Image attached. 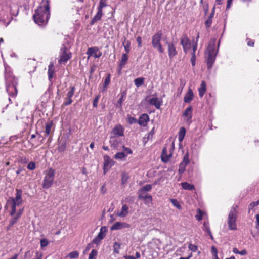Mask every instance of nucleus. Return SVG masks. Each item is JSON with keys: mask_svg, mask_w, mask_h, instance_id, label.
Masks as SVG:
<instances>
[{"mask_svg": "<svg viewBox=\"0 0 259 259\" xmlns=\"http://www.w3.org/2000/svg\"><path fill=\"white\" fill-rule=\"evenodd\" d=\"M123 152H124L127 155L128 154H131L132 153V150L127 147H125L124 146H122Z\"/></svg>", "mask_w": 259, "mask_h": 259, "instance_id": "57", "label": "nucleus"}, {"mask_svg": "<svg viewBox=\"0 0 259 259\" xmlns=\"http://www.w3.org/2000/svg\"><path fill=\"white\" fill-rule=\"evenodd\" d=\"M162 36V33L161 31H159L153 35L152 37V45L153 47L157 49L160 53H163L164 52V49L163 48L161 43Z\"/></svg>", "mask_w": 259, "mask_h": 259, "instance_id": "5", "label": "nucleus"}, {"mask_svg": "<svg viewBox=\"0 0 259 259\" xmlns=\"http://www.w3.org/2000/svg\"><path fill=\"white\" fill-rule=\"evenodd\" d=\"M152 189V186L150 184L146 185L140 190V192L149 191Z\"/></svg>", "mask_w": 259, "mask_h": 259, "instance_id": "45", "label": "nucleus"}, {"mask_svg": "<svg viewBox=\"0 0 259 259\" xmlns=\"http://www.w3.org/2000/svg\"><path fill=\"white\" fill-rule=\"evenodd\" d=\"M144 200L145 204L146 205H148L150 203H152V197L151 195H149V196H147V198L145 199Z\"/></svg>", "mask_w": 259, "mask_h": 259, "instance_id": "56", "label": "nucleus"}, {"mask_svg": "<svg viewBox=\"0 0 259 259\" xmlns=\"http://www.w3.org/2000/svg\"><path fill=\"white\" fill-rule=\"evenodd\" d=\"M216 41L215 38H212L210 40L205 53V58L208 69H211L212 67L218 52L220 41H219L217 49L215 50Z\"/></svg>", "mask_w": 259, "mask_h": 259, "instance_id": "3", "label": "nucleus"}, {"mask_svg": "<svg viewBox=\"0 0 259 259\" xmlns=\"http://www.w3.org/2000/svg\"><path fill=\"white\" fill-rule=\"evenodd\" d=\"M194 98V94L191 89L189 88L188 92L185 95L184 98V101L185 103H189L193 100Z\"/></svg>", "mask_w": 259, "mask_h": 259, "instance_id": "24", "label": "nucleus"}, {"mask_svg": "<svg viewBox=\"0 0 259 259\" xmlns=\"http://www.w3.org/2000/svg\"><path fill=\"white\" fill-rule=\"evenodd\" d=\"M127 121L130 124H132L133 123H138V121L136 118L132 116L128 117L127 118Z\"/></svg>", "mask_w": 259, "mask_h": 259, "instance_id": "52", "label": "nucleus"}, {"mask_svg": "<svg viewBox=\"0 0 259 259\" xmlns=\"http://www.w3.org/2000/svg\"><path fill=\"white\" fill-rule=\"evenodd\" d=\"M33 255V252L30 250L26 251L24 255V259H29Z\"/></svg>", "mask_w": 259, "mask_h": 259, "instance_id": "54", "label": "nucleus"}, {"mask_svg": "<svg viewBox=\"0 0 259 259\" xmlns=\"http://www.w3.org/2000/svg\"><path fill=\"white\" fill-rule=\"evenodd\" d=\"M103 15V11L102 9H100L99 8H98V12L95 15V16L92 19L90 24L93 25L97 21H99L101 19L102 16Z\"/></svg>", "mask_w": 259, "mask_h": 259, "instance_id": "20", "label": "nucleus"}, {"mask_svg": "<svg viewBox=\"0 0 259 259\" xmlns=\"http://www.w3.org/2000/svg\"><path fill=\"white\" fill-rule=\"evenodd\" d=\"M186 84V81L183 79H180V85L179 87L178 88V92L181 94L183 91V88L185 87Z\"/></svg>", "mask_w": 259, "mask_h": 259, "instance_id": "41", "label": "nucleus"}, {"mask_svg": "<svg viewBox=\"0 0 259 259\" xmlns=\"http://www.w3.org/2000/svg\"><path fill=\"white\" fill-rule=\"evenodd\" d=\"M149 195L144 194L142 193V192H140L139 193L138 197L140 199L144 200L147 198V196H149Z\"/></svg>", "mask_w": 259, "mask_h": 259, "instance_id": "59", "label": "nucleus"}, {"mask_svg": "<svg viewBox=\"0 0 259 259\" xmlns=\"http://www.w3.org/2000/svg\"><path fill=\"white\" fill-rule=\"evenodd\" d=\"M121 143V140L116 136H111L109 140L110 147L113 149L118 150L120 144Z\"/></svg>", "mask_w": 259, "mask_h": 259, "instance_id": "13", "label": "nucleus"}, {"mask_svg": "<svg viewBox=\"0 0 259 259\" xmlns=\"http://www.w3.org/2000/svg\"><path fill=\"white\" fill-rule=\"evenodd\" d=\"M87 54L89 56H93L95 58H99L102 55V53L99 51L98 47L89 48Z\"/></svg>", "mask_w": 259, "mask_h": 259, "instance_id": "14", "label": "nucleus"}, {"mask_svg": "<svg viewBox=\"0 0 259 259\" xmlns=\"http://www.w3.org/2000/svg\"><path fill=\"white\" fill-rule=\"evenodd\" d=\"M128 213V207L126 204L122 205L121 211L118 214L119 217H125Z\"/></svg>", "mask_w": 259, "mask_h": 259, "instance_id": "30", "label": "nucleus"}, {"mask_svg": "<svg viewBox=\"0 0 259 259\" xmlns=\"http://www.w3.org/2000/svg\"><path fill=\"white\" fill-rule=\"evenodd\" d=\"M111 134L113 135L112 136H116L117 137L123 136H124V128L120 124L116 125L112 130Z\"/></svg>", "mask_w": 259, "mask_h": 259, "instance_id": "15", "label": "nucleus"}, {"mask_svg": "<svg viewBox=\"0 0 259 259\" xmlns=\"http://www.w3.org/2000/svg\"><path fill=\"white\" fill-rule=\"evenodd\" d=\"M185 134H186L185 129L184 127H181L179 131V137H178L179 141L180 142H181L183 140L184 138L185 135Z\"/></svg>", "mask_w": 259, "mask_h": 259, "instance_id": "38", "label": "nucleus"}, {"mask_svg": "<svg viewBox=\"0 0 259 259\" xmlns=\"http://www.w3.org/2000/svg\"><path fill=\"white\" fill-rule=\"evenodd\" d=\"M7 7L0 10V22H2L4 24L7 26L11 21V17H9Z\"/></svg>", "mask_w": 259, "mask_h": 259, "instance_id": "8", "label": "nucleus"}, {"mask_svg": "<svg viewBox=\"0 0 259 259\" xmlns=\"http://www.w3.org/2000/svg\"><path fill=\"white\" fill-rule=\"evenodd\" d=\"M181 44L183 48H185L186 46L190 45V42L186 34H183L181 38Z\"/></svg>", "mask_w": 259, "mask_h": 259, "instance_id": "29", "label": "nucleus"}, {"mask_svg": "<svg viewBox=\"0 0 259 259\" xmlns=\"http://www.w3.org/2000/svg\"><path fill=\"white\" fill-rule=\"evenodd\" d=\"M49 244V242L47 239H42L40 240V246L41 247L47 246Z\"/></svg>", "mask_w": 259, "mask_h": 259, "instance_id": "55", "label": "nucleus"}, {"mask_svg": "<svg viewBox=\"0 0 259 259\" xmlns=\"http://www.w3.org/2000/svg\"><path fill=\"white\" fill-rule=\"evenodd\" d=\"M188 248L192 252H195L198 249L196 245L192 244H190L189 245Z\"/></svg>", "mask_w": 259, "mask_h": 259, "instance_id": "60", "label": "nucleus"}, {"mask_svg": "<svg viewBox=\"0 0 259 259\" xmlns=\"http://www.w3.org/2000/svg\"><path fill=\"white\" fill-rule=\"evenodd\" d=\"M50 5L48 0H42L40 6L35 10L33 16L35 22L39 25H45L50 18Z\"/></svg>", "mask_w": 259, "mask_h": 259, "instance_id": "1", "label": "nucleus"}, {"mask_svg": "<svg viewBox=\"0 0 259 259\" xmlns=\"http://www.w3.org/2000/svg\"><path fill=\"white\" fill-rule=\"evenodd\" d=\"M183 116L186 118V120L187 122H189L191 120L192 116V106H189L184 111Z\"/></svg>", "mask_w": 259, "mask_h": 259, "instance_id": "22", "label": "nucleus"}, {"mask_svg": "<svg viewBox=\"0 0 259 259\" xmlns=\"http://www.w3.org/2000/svg\"><path fill=\"white\" fill-rule=\"evenodd\" d=\"M24 209H20L16 213V215L10 221V226L12 227L15 223H17L18 219L20 218L23 213Z\"/></svg>", "mask_w": 259, "mask_h": 259, "instance_id": "25", "label": "nucleus"}, {"mask_svg": "<svg viewBox=\"0 0 259 259\" xmlns=\"http://www.w3.org/2000/svg\"><path fill=\"white\" fill-rule=\"evenodd\" d=\"M27 167L29 170H33L36 167L35 163L34 162H30L28 163Z\"/></svg>", "mask_w": 259, "mask_h": 259, "instance_id": "51", "label": "nucleus"}, {"mask_svg": "<svg viewBox=\"0 0 259 259\" xmlns=\"http://www.w3.org/2000/svg\"><path fill=\"white\" fill-rule=\"evenodd\" d=\"M129 179L128 174L125 172H123L121 174V184L122 185L125 184L128 179Z\"/></svg>", "mask_w": 259, "mask_h": 259, "instance_id": "40", "label": "nucleus"}, {"mask_svg": "<svg viewBox=\"0 0 259 259\" xmlns=\"http://www.w3.org/2000/svg\"><path fill=\"white\" fill-rule=\"evenodd\" d=\"M59 57V62L60 64L66 63L72 57L69 49L64 44L60 49Z\"/></svg>", "mask_w": 259, "mask_h": 259, "instance_id": "7", "label": "nucleus"}, {"mask_svg": "<svg viewBox=\"0 0 259 259\" xmlns=\"http://www.w3.org/2000/svg\"><path fill=\"white\" fill-rule=\"evenodd\" d=\"M204 214V212L203 211H202L200 209H198L195 218L198 221H201L202 219V217Z\"/></svg>", "mask_w": 259, "mask_h": 259, "instance_id": "42", "label": "nucleus"}, {"mask_svg": "<svg viewBox=\"0 0 259 259\" xmlns=\"http://www.w3.org/2000/svg\"><path fill=\"white\" fill-rule=\"evenodd\" d=\"M114 161L108 155L104 156V172L106 173L113 165Z\"/></svg>", "mask_w": 259, "mask_h": 259, "instance_id": "12", "label": "nucleus"}, {"mask_svg": "<svg viewBox=\"0 0 259 259\" xmlns=\"http://www.w3.org/2000/svg\"><path fill=\"white\" fill-rule=\"evenodd\" d=\"M145 78L144 77H138L134 80L135 85L137 87H140L144 83Z\"/></svg>", "mask_w": 259, "mask_h": 259, "instance_id": "33", "label": "nucleus"}, {"mask_svg": "<svg viewBox=\"0 0 259 259\" xmlns=\"http://www.w3.org/2000/svg\"><path fill=\"white\" fill-rule=\"evenodd\" d=\"M181 186L183 189L187 190H193L195 189V187L193 184L187 182H183L181 183Z\"/></svg>", "mask_w": 259, "mask_h": 259, "instance_id": "31", "label": "nucleus"}, {"mask_svg": "<svg viewBox=\"0 0 259 259\" xmlns=\"http://www.w3.org/2000/svg\"><path fill=\"white\" fill-rule=\"evenodd\" d=\"M202 229L204 231L207 233V234L210 236L211 239L213 240V237L210 231L209 222L208 221L204 222Z\"/></svg>", "mask_w": 259, "mask_h": 259, "instance_id": "26", "label": "nucleus"}, {"mask_svg": "<svg viewBox=\"0 0 259 259\" xmlns=\"http://www.w3.org/2000/svg\"><path fill=\"white\" fill-rule=\"evenodd\" d=\"M5 79L7 92L11 97L15 98L18 93V79L13 76L12 72L8 71L7 69L5 70Z\"/></svg>", "mask_w": 259, "mask_h": 259, "instance_id": "2", "label": "nucleus"}, {"mask_svg": "<svg viewBox=\"0 0 259 259\" xmlns=\"http://www.w3.org/2000/svg\"><path fill=\"white\" fill-rule=\"evenodd\" d=\"M110 82V75L108 74L107 76L105 77L104 80V87L105 89H106V87L109 84Z\"/></svg>", "mask_w": 259, "mask_h": 259, "instance_id": "48", "label": "nucleus"}, {"mask_svg": "<svg viewBox=\"0 0 259 259\" xmlns=\"http://www.w3.org/2000/svg\"><path fill=\"white\" fill-rule=\"evenodd\" d=\"M79 253L77 251H73L70 252L66 256V258L69 257L70 259H76L79 257Z\"/></svg>", "mask_w": 259, "mask_h": 259, "instance_id": "34", "label": "nucleus"}, {"mask_svg": "<svg viewBox=\"0 0 259 259\" xmlns=\"http://www.w3.org/2000/svg\"><path fill=\"white\" fill-rule=\"evenodd\" d=\"M126 156H127V154H126L124 152H117L114 155V158L116 159L122 160L124 158H125Z\"/></svg>", "mask_w": 259, "mask_h": 259, "instance_id": "37", "label": "nucleus"}, {"mask_svg": "<svg viewBox=\"0 0 259 259\" xmlns=\"http://www.w3.org/2000/svg\"><path fill=\"white\" fill-rule=\"evenodd\" d=\"M155 128L153 127L150 132L143 138V142L145 144L149 140H151L153 138V135L155 133Z\"/></svg>", "mask_w": 259, "mask_h": 259, "instance_id": "28", "label": "nucleus"}, {"mask_svg": "<svg viewBox=\"0 0 259 259\" xmlns=\"http://www.w3.org/2000/svg\"><path fill=\"white\" fill-rule=\"evenodd\" d=\"M167 44L168 56L170 59H172L177 54V51L175 46L172 43L167 42Z\"/></svg>", "mask_w": 259, "mask_h": 259, "instance_id": "18", "label": "nucleus"}, {"mask_svg": "<svg viewBox=\"0 0 259 259\" xmlns=\"http://www.w3.org/2000/svg\"><path fill=\"white\" fill-rule=\"evenodd\" d=\"M172 155V152L171 148L170 149L169 152H168L166 147L163 148L161 155V161L164 163L167 162L169 161Z\"/></svg>", "mask_w": 259, "mask_h": 259, "instance_id": "11", "label": "nucleus"}, {"mask_svg": "<svg viewBox=\"0 0 259 259\" xmlns=\"http://www.w3.org/2000/svg\"><path fill=\"white\" fill-rule=\"evenodd\" d=\"M55 175V170L50 168L45 172L42 186L45 189L50 188L53 185Z\"/></svg>", "mask_w": 259, "mask_h": 259, "instance_id": "4", "label": "nucleus"}, {"mask_svg": "<svg viewBox=\"0 0 259 259\" xmlns=\"http://www.w3.org/2000/svg\"><path fill=\"white\" fill-rule=\"evenodd\" d=\"M212 21V19L209 18H207V19L205 21V25L207 29H209L211 27Z\"/></svg>", "mask_w": 259, "mask_h": 259, "instance_id": "53", "label": "nucleus"}, {"mask_svg": "<svg viewBox=\"0 0 259 259\" xmlns=\"http://www.w3.org/2000/svg\"><path fill=\"white\" fill-rule=\"evenodd\" d=\"M120 244L118 243L117 242H115L114 243L113 247H114V252L118 253H119V249L120 248Z\"/></svg>", "mask_w": 259, "mask_h": 259, "instance_id": "49", "label": "nucleus"}, {"mask_svg": "<svg viewBox=\"0 0 259 259\" xmlns=\"http://www.w3.org/2000/svg\"><path fill=\"white\" fill-rule=\"evenodd\" d=\"M52 125H53V122L51 121H48L46 123L45 133H46L47 136H48L50 134L51 129V128L52 127Z\"/></svg>", "mask_w": 259, "mask_h": 259, "instance_id": "36", "label": "nucleus"}, {"mask_svg": "<svg viewBox=\"0 0 259 259\" xmlns=\"http://www.w3.org/2000/svg\"><path fill=\"white\" fill-rule=\"evenodd\" d=\"M149 121V117L148 114H142L138 120V123L141 126L145 127L147 125V123Z\"/></svg>", "mask_w": 259, "mask_h": 259, "instance_id": "17", "label": "nucleus"}, {"mask_svg": "<svg viewBox=\"0 0 259 259\" xmlns=\"http://www.w3.org/2000/svg\"><path fill=\"white\" fill-rule=\"evenodd\" d=\"M66 144L65 142H63L60 144L58 147V150L60 152L64 151L66 150Z\"/></svg>", "mask_w": 259, "mask_h": 259, "instance_id": "47", "label": "nucleus"}, {"mask_svg": "<svg viewBox=\"0 0 259 259\" xmlns=\"http://www.w3.org/2000/svg\"><path fill=\"white\" fill-rule=\"evenodd\" d=\"M189 156V153L187 152L183 157V161L180 163L187 166L190 162Z\"/></svg>", "mask_w": 259, "mask_h": 259, "instance_id": "39", "label": "nucleus"}, {"mask_svg": "<svg viewBox=\"0 0 259 259\" xmlns=\"http://www.w3.org/2000/svg\"><path fill=\"white\" fill-rule=\"evenodd\" d=\"M97 251L95 249H92L91 252L89 254V259H96L97 255Z\"/></svg>", "mask_w": 259, "mask_h": 259, "instance_id": "46", "label": "nucleus"}, {"mask_svg": "<svg viewBox=\"0 0 259 259\" xmlns=\"http://www.w3.org/2000/svg\"><path fill=\"white\" fill-rule=\"evenodd\" d=\"M122 45L124 46V50L126 52V54H127L130 51L131 42L129 40H126L125 38H124V40L122 41Z\"/></svg>", "mask_w": 259, "mask_h": 259, "instance_id": "32", "label": "nucleus"}, {"mask_svg": "<svg viewBox=\"0 0 259 259\" xmlns=\"http://www.w3.org/2000/svg\"><path fill=\"white\" fill-rule=\"evenodd\" d=\"M236 218L237 211L235 207L233 206L229 212L228 219V224L230 230H235L237 229L236 224Z\"/></svg>", "mask_w": 259, "mask_h": 259, "instance_id": "6", "label": "nucleus"}, {"mask_svg": "<svg viewBox=\"0 0 259 259\" xmlns=\"http://www.w3.org/2000/svg\"><path fill=\"white\" fill-rule=\"evenodd\" d=\"M195 61H196V55L194 53H192V56L191 58V62L192 63V65L194 66L195 65Z\"/></svg>", "mask_w": 259, "mask_h": 259, "instance_id": "63", "label": "nucleus"}, {"mask_svg": "<svg viewBox=\"0 0 259 259\" xmlns=\"http://www.w3.org/2000/svg\"><path fill=\"white\" fill-rule=\"evenodd\" d=\"M206 91V86L204 81L201 82L200 88L198 89L199 95L200 97H202Z\"/></svg>", "mask_w": 259, "mask_h": 259, "instance_id": "27", "label": "nucleus"}, {"mask_svg": "<svg viewBox=\"0 0 259 259\" xmlns=\"http://www.w3.org/2000/svg\"><path fill=\"white\" fill-rule=\"evenodd\" d=\"M126 96V93L125 91H123L120 93V97L118 99L115 106L116 107L122 110V103L125 100Z\"/></svg>", "mask_w": 259, "mask_h": 259, "instance_id": "21", "label": "nucleus"}, {"mask_svg": "<svg viewBox=\"0 0 259 259\" xmlns=\"http://www.w3.org/2000/svg\"><path fill=\"white\" fill-rule=\"evenodd\" d=\"M255 228L259 231V214H257L255 215Z\"/></svg>", "mask_w": 259, "mask_h": 259, "instance_id": "64", "label": "nucleus"}, {"mask_svg": "<svg viewBox=\"0 0 259 259\" xmlns=\"http://www.w3.org/2000/svg\"><path fill=\"white\" fill-rule=\"evenodd\" d=\"M170 201L174 206H175L179 209H181V206L179 202L177 201V200L175 199H171Z\"/></svg>", "mask_w": 259, "mask_h": 259, "instance_id": "44", "label": "nucleus"}, {"mask_svg": "<svg viewBox=\"0 0 259 259\" xmlns=\"http://www.w3.org/2000/svg\"><path fill=\"white\" fill-rule=\"evenodd\" d=\"M55 72V68L53 65V63H51L48 66V79L49 81L51 82V84H52V79L54 76Z\"/></svg>", "mask_w": 259, "mask_h": 259, "instance_id": "23", "label": "nucleus"}, {"mask_svg": "<svg viewBox=\"0 0 259 259\" xmlns=\"http://www.w3.org/2000/svg\"><path fill=\"white\" fill-rule=\"evenodd\" d=\"M16 206H17L16 205H15V204H14L12 202V207H11V211L10 212V215L11 216L13 215L16 213Z\"/></svg>", "mask_w": 259, "mask_h": 259, "instance_id": "61", "label": "nucleus"}, {"mask_svg": "<svg viewBox=\"0 0 259 259\" xmlns=\"http://www.w3.org/2000/svg\"><path fill=\"white\" fill-rule=\"evenodd\" d=\"M16 196L15 198L10 197V200H11V201L16 205V206H19L20 205L22 202V191L21 189H17L16 190Z\"/></svg>", "mask_w": 259, "mask_h": 259, "instance_id": "10", "label": "nucleus"}, {"mask_svg": "<svg viewBox=\"0 0 259 259\" xmlns=\"http://www.w3.org/2000/svg\"><path fill=\"white\" fill-rule=\"evenodd\" d=\"M103 230H104V231H106L105 227H101V228L100 229V232L98 233V235L97 236V237L101 240H102L105 236V233L103 232Z\"/></svg>", "mask_w": 259, "mask_h": 259, "instance_id": "43", "label": "nucleus"}, {"mask_svg": "<svg viewBox=\"0 0 259 259\" xmlns=\"http://www.w3.org/2000/svg\"><path fill=\"white\" fill-rule=\"evenodd\" d=\"M16 206H17L16 205H15V204H14L12 202V207H11V211L10 212V215L11 216L13 215L16 213Z\"/></svg>", "mask_w": 259, "mask_h": 259, "instance_id": "62", "label": "nucleus"}, {"mask_svg": "<svg viewBox=\"0 0 259 259\" xmlns=\"http://www.w3.org/2000/svg\"><path fill=\"white\" fill-rule=\"evenodd\" d=\"M148 103L150 105L155 106L156 109H159L162 104V100L157 97H153L149 100Z\"/></svg>", "mask_w": 259, "mask_h": 259, "instance_id": "19", "label": "nucleus"}, {"mask_svg": "<svg viewBox=\"0 0 259 259\" xmlns=\"http://www.w3.org/2000/svg\"><path fill=\"white\" fill-rule=\"evenodd\" d=\"M130 225L125 222H117L115 223L111 227V230H120L124 228H128Z\"/></svg>", "mask_w": 259, "mask_h": 259, "instance_id": "16", "label": "nucleus"}, {"mask_svg": "<svg viewBox=\"0 0 259 259\" xmlns=\"http://www.w3.org/2000/svg\"><path fill=\"white\" fill-rule=\"evenodd\" d=\"M107 1L108 0H100V3H99V6H98V8L103 9V8L106 7L107 6Z\"/></svg>", "mask_w": 259, "mask_h": 259, "instance_id": "50", "label": "nucleus"}, {"mask_svg": "<svg viewBox=\"0 0 259 259\" xmlns=\"http://www.w3.org/2000/svg\"><path fill=\"white\" fill-rule=\"evenodd\" d=\"M75 90V88L74 86L70 88V90L67 92L66 97L65 98V101L63 103L64 105L68 106L72 103V98L74 94Z\"/></svg>", "mask_w": 259, "mask_h": 259, "instance_id": "9", "label": "nucleus"}, {"mask_svg": "<svg viewBox=\"0 0 259 259\" xmlns=\"http://www.w3.org/2000/svg\"><path fill=\"white\" fill-rule=\"evenodd\" d=\"M128 60V56L127 54H123L121 56V59L120 61L119 65L120 66H124Z\"/></svg>", "mask_w": 259, "mask_h": 259, "instance_id": "35", "label": "nucleus"}, {"mask_svg": "<svg viewBox=\"0 0 259 259\" xmlns=\"http://www.w3.org/2000/svg\"><path fill=\"white\" fill-rule=\"evenodd\" d=\"M100 97V95H97L94 99L93 105L94 107H97L98 106V103Z\"/></svg>", "mask_w": 259, "mask_h": 259, "instance_id": "58", "label": "nucleus"}]
</instances>
